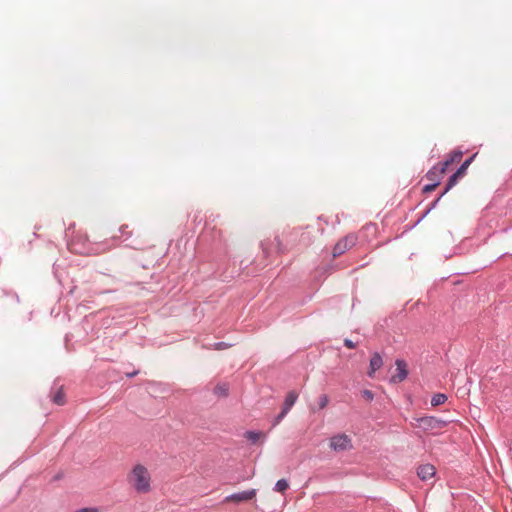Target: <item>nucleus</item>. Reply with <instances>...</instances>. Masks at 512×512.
I'll return each instance as SVG.
<instances>
[{
    "instance_id": "obj_15",
    "label": "nucleus",
    "mask_w": 512,
    "mask_h": 512,
    "mask_svg": "<svg viewBox=\"0 0 512 512\" xmlns=\"http://www.w3.org/2000/svg\"><path fill=\"white\" fill-rule=\"evenodd\" d=\"M53 402L57 405L65 404V393L62 388H59L58 391L53 396Z\"/></svg>"
},
{
    "instance_id": "obj_19",
    "label": "nucleus",
    "mask_w": 512,
    "mask_h": 512,
    "mask_svg": "<svg viewBox=\"0 0 512 512\" xmlns=\"http://www.w3.org/2000/svg\"><path fill=\"white\" fill-rule=\"evenodd\" d=\"M329 403V398L327 395L323 394L319 397V409H324Z\"/></svg>"
},
{
    "instance_id": "obj_8",
    "label": "nucleus",
    "mask_w": 512,
    "mask_h": 512,
    "mask_svg": "<svg viewBox=\"0 0 512 512\" xmlns=\"http://www.w3.org/2000/svg\"><path fill=\"white\" fill-rule=\"evenodd\" d=\"M462 156H463V152L460 150H455V151L451 152L447 156L445 161L439 163L440 166L442 167V172H446L450 165L460 162V160L462 159Z\"/></svg>"
},
{
    "instance_id": "obj_24",
    "label": "nucleus",
    "mask_w": 512,
    "mask_h": 512,
    "mask_svg": "<svg viewBox=\"0 0 512 512\" xmlns=\"http://www.w3.org/2000/svg\"><path fill=\"white\" fill-rule=\"evenodd\" d=\"M344 344L349 349H353L356 347V345L349 339H345Z\"/></svg>"
},
{
    "instance_id": "obj_1",
    "label": "nucleus",
    "mask_w": 512,
    "mask_h": 512,
    "mask_svg": "<svg viewBox=\"0 0 512 512\" xmlns=\"http://www.w3.org/2000/svg\"><path fill=\"white\" fill-rule=\"evenodd\" d=\"M152 478L149 470L142 464H137L130 471V485L138 494H148L152 490Z\"/></svg>"
},
{
    "instance_id": "obj_6",
    "label": "nucleus",
    "mask_w": 512,
    "mask_h": 512,
    "mask_svg": "<svg viewBox=\"0 0 512 512\" xmlns=\"http://www.w3.org/2000/svg\"><path fill=\"white\" fill-rule=\"evenodd\" d=\"M396 373L392 376L391 381L394 383L402 382L408 375L407 364L402 359H397L395 362Z\"/></svg>"
},
{
    "instance_id": "obj_4",
    "label": "nucleus",
    "mask_w": 512,
    "mask_h": 512,
    "mask_svg": "<svg viewBox=\"0 0 512 512\" xmlns=\"http://www.w3.org/2000/svg\"><path fill=\"white\" fill-rule=\"evenodd\" d=\"M356 242V237L354 235H347L346 237L340 239L333 249V256L338 257L342 255L346 250L353 247Z\"/></svg>"
},
{
    "instance_id": "obj_12",
    "label": "nucleus",
    "mask_w": 512,
    "mask_h": 512,
    "mask_svg": "<svg viewBox=\"0 0 512 512\" xmlns=\"http://www.w3.org/2000/svg\"><path fill=\"white\" fill-rule=\"evenodd\" d=\"M214 394L217 397L225 398L229 394V385L227 383H219L214 388Z\"/></svg>"
},
{
    "instance_id": "obj_20",
    "label": "nucleus",
    "mask_w": 512,
    "mask_h": 512,
    "mask_svg": "<svg viewBox=\"0 0 512 512\" xmlns=\"http://www.w3.org/2000/svg\"><path fill=\"white\" fill-rule=\"evenodd\" d=\"M361 394L366 401H372L374 399V394L371 390L365 389L361 392Z\"/></svg>"
},
{
    "instance_id": "obj_13",
    "label": "nucleus",
    "mask_w": 512,
    "mask_h": 512,
    "mask_svg": "<svg viewBox=\"0 0 512 512\" xmlns=\"http://www.w3.org/2000/svg\"><path fill=\"white\" fill-rule=\"evenodd\" d=\"M447 400V396L443 393H437L435 394L431 399V405L436 407L441 404H444Z\"/></svg>"
},
{
    "instance_id": "obj_14",
    "label": "nucleus",
    "mask_w": 512,
    "mask_h": 512,
    "mask_svg": "<svg viewBox=\"0 0 512 512\" xmlns=\"http://www.w3.org/2000/svg\"><path fill=\"white\" fill-rule=\"evenodd\" d=\"M462 177L463 176L461 174H458L457 171L452 176H450L444 193L448 192L453 186H455L458 180Z\"/></svg>"
},
{
    "instance_id": "obj_18",
    "label": "nucleus",
    "mask_w": 512,
    "mask_h": 512,
    "mask_svg": "<svg viewBox=\"0 0 512 512\" xmlns=\"http://www.w3.org/2000/svg\"><path fill=\"white\" fill-rule=\"evenodd\" d=\"M289 488V484L285 479H280L275 484V491L284 493Z\"/></svg>"
},
{
    "instance_id": "obj_11",
    "label": "nucleus",
    "mask_w": 512,
    "mask_h": 512,
    "mask_svg": "<svg viewBox=\"0 0 512 512\" xmlns=\"http://www.w3.org/2000/svg\"><path fill=\"white\" fill-rule=\"evenodd\" d=\"M298 399V393L295 390L288 392L285 397L282 410L288 413Z\"/></svg>"
},
{
    "instance_id": "obj_9",
    "label": "nucleus",
    "mask_w": 512,
    "mask_h": 512,
    "mask_svg": "<svg viewBox=\"0 0 512 512\" xmlns=\"http://www.w3.org/2000/svg\"><path fill=\"white\" fill-rule=\"evenodd\" d=\"M446 172H442L440 164L433 166L426 174V178L435 183H440L441 178Z\"/></svg>"
},
{
    "instance_id": "obj_2",
    "label": "nucleus",
    "mask_w": 512,
    "mask_h": 512,
    "mask_svg": "<svg viewBox=\"0 0 512 512\" xmlns=\"http://www.w3.org/2000/svg\"><path fill=\"white\" fill-rule=\"evenodd\" d=\"M414 421L415 427L422 429L424 432H432L434 434L440 432L448 424L447 421L433 416L414 418Z\"/></svg>"
},
{
    "instance_id": "obj_23",
    "label": "nucleus",
    "mask_w": 512,
    "mask_h": 512,
    "mask_svg": "<svg viewBox=\"0 0 512 512\" xmlns=\"http://www.w3.org/2000/svg\"><path fill=\"white\" fill-rule=\"evenodd\" d=\"M286 415L287 413H284V411L282 410L281 413L275 418L273 426L278 425Z\"/></svg>"
},
{
    "instance_id": "obj_3",
    "label": "nucleus",
    "mask_w": 512,
    "mask_h": 512,
    "mask_svg": "<svg viewBox=\"0 0 512 512\" xmlns=\"http://www.w3.org/2000/svg\"><path fill=\"white\" fill-rule=\"evenodd\" d=\"M330 448L336 452L352 449V440L346 434H338L330 439Z\"/></svg>"
},
{
    "instance_id": "obj_17",
    "label": "nucleus",
    "mask_w": 512,
    "mask_h": 512,
    "mask_svg": "<svg viewBox=\"0 0 512 512\" xmlns=\"http://www.w3.org/2000/svg\"><path fill=\"white\" fill-rule=\"evenodd\" d=\"M245 437L252 443H256L260 438L264 437L262 432L248 431L245 433Z\"/></svg>"
},
{
    "instance_id": "obj_7",
    "label": "nucleus",
    "mask_w": 512,
    "mask_h": 512,
    "mask_svg": "<svg viewBox=\"0 0 512 512\" xmlns=\"http://www.w3.org/2000/svg\"><path fill=\"white\" fill-rule=\"evenodd\" d=\"M436 473V469L432 464H423L417 468V475L422 481L431 479Z\"/></svg>"
},
{
    "instance_id": "obj_21",
    "label": "nucleus",
    "mask_w": 512,
    "mask_h": 512,
    "mask_svg": "<svg viewBox=\"0 0 512 512\" xmlns=\"http://www.w3.org/2000/svg\"><path fill=\"white\" fill-rule=\"evenodd\" d=\"M439 185V183L432 182L431 184L425 185L423 191L426 193L432 192Z\"/></svg>"
},
{
    "instance_id": "obj_22",
    "label": "nucleus",
    "mask_w": 512,
    "mask_h": 512,
    "mask_svg": "<svg viewBox=\"0 0 512 512\" xmlns=\"http://www.w3.org/2000/svg\"><path fill=\"white\" fill-rule=\"evenodd\" d=\"M228 347H230V345L225 342H218V343L214 344V349H216V350H223Z\"/></svg>"
},
{
    "instance_id": "obj_10",
    "label": "nucleus",
    "mask_w": 512,
    "mask_h": 512,
    "mask_svg": "<svg viewBox=\"0 0 512 512\" xmlns=\"http://www.w3.org/2000/svg\"><path fill=\"white\" fill-rule=\"evenodd\" d=\"M383 365V359L379 353H374L370 359V370L368 372L369 377H373L374 373L380 369Z\"/></svg>"
},
{
    "instance_id": "obj_5",
    "label": "nucleus",
    "mask_w": 512,
    "mask_h": 512,
    "mask_svg": "<svg viewBox=\"0 0 512 512\" xmlns=\"http://www.w3.org/2000/svg\"><path fill=\"white\" fill-rule=\"evenodd\" d=\"M255 496H256V490L251 489V490L231 494V495L225 497L224 502L225 503H230V502L240 503V502L250 501L253 498H255Z\"/></svg>"
},
{
    "instance_id": "obj_16",
    "label": "nucleus",
    "mask_w": 512,
    "mask_h": 512,
    "mask_svg": "<svg viewBox=\"0 0 512 512\" xmlns=\"http://www.w3.org/2000/svg\"><path fill=\"white\" fill-rule=\"evenodd\" d=\"M475 157H476V154H474L469 159L465 160L461 164V166L457 169L458 174H461L462 176H464L466 174V171H467L468 167L471 165V163H472V161L474 160Z\"/></svg>"
}]
</instances>
